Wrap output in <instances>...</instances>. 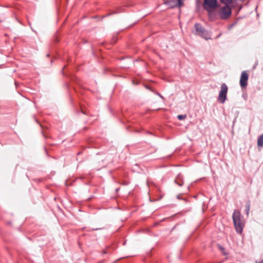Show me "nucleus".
<instances>
[{
  "label": "nucleus",
  "instance_id": "f257e3e1",
  "mask_svg": "<svg viewBox=\"0 0 263 263\" xmlns=\"http://www.w3.org/2000/svg\"><path fill=\"white\" fill-rule=\"evenodd\" d=\"M233 220L237 232L241 233L244 226V223L241 219L239 211H235L233 214Z\"/></svg>",
  "mask_w": 263,
  "mask_h": 263
},
{
  "label": "nucleus",
  "instance_id": "f03ea898",
  "mask_svg": "<svg viewBox=\"0 0 263 263\" xmlns=\"http://www.w3.org/2000/svg\"><path fill=\"white\" fill-rule=\"evenodd\" d=\"M228 87L225 83L221 85L218 100L221 103H224L227 99Z\"/></svg>",
  "mask_w": 263,
  "mask_h": 263
},
{
  "label": "nucleus",
  "instance_id": "7ed1b4c3",
  "mask_svg": "<svg viewBox=\"0 0 263 263\" xmlns=\"http://www.w3.org/2000/svg\"><path fill=\"white\" fill-rule=\"evenodd\" d=\"M195 27L196 29V33L202 36L205 40H208L210 39V34L209 33L204 30V29L202 28V27L199 24H196L195 25Z\"/></svg>",
  "mask_w": 263,
  "mask_h": 263
},
{
  "label": "nucleus",
  "instance_id": "20e7f679",
  "mask_svg": "<svg viewBox=\"0 0 263 263\" xmlns=\"http://www.w3.org/2000/svg\"><path fill=\"white\" fill-rule=\"evenodd\" d=\"M184 0H163V4L170 8L180 7L183 5Z\"/></svg>",
  "mask_w": 263,
  "mask_h": 263
},
{
  "label": "nucleus",
  "instance_id": "39448f33",
  "mask_svg": "<svg viewBox=\"0 0 263 263\" xmlns=\"http://www.w3.org/2000/svg\"><path fill=\"white\" fill-rule=\"evenodd\" d=\"M231 14V9L228 5L221 8L219 12L220 16L222 19L228 18Z\"/></svg>",
  "mask_w": 263,
  "mask_h": 263
},
{
  "label": "nucleus",
  "instance_id": "423d86ee",
  "mask_svg": "<svg viewBox=\"0 0 263 263\" xmlns=\"http://www.w3.org/2000/svg\"><path fill=\"white\" fill-rule=\"evenodd\" d=\"M248 79L249 75L247 71H242L239 81L240 86L241 88H245L247 86Z\"/></svg>",
  "mask_w": 263,
  "mask_h": 263
},
{
  "label": "nucleus",
  "instance_id": "0eeeda50",
  "mask_svg": "<svg viewBox=\"0 0 263 263\" xmlns=\"http://www.w3.org/2000/svg\"><path fill=\"white\" fill-rule=\"evenodd\" d=\"M217 3V0H204V7L207 10L214 8L216 7Z\"/></svg>",
  "mask_w": 263,
  "mask_h": 263
},
{
  "label": "nucleus",
  "instance_id": "6e6552de",
  "mask_svg": "<svg viewBox=\"0 0 263 263\" xmlns=\"http://www.w3.org/2000/svg\"><path fill=\"white\" fill-rule=\"evenodd\" d=\"M175 182L179 186H181L183 184L182 176L179 175L176 178Z\"/></svg>",
  "mask_w": 263,
  "mask_h": 263
},
{
  "label": "nucleus",
  "instance_id": "1a4fd4ad",
  "mask_svg": "<svg viewBox=\"0 0 263 263\" xmlns=\"http://www.w3.org/2000/svg\"><path fill=\"white\" fill-rule=\"evenodd\" d=\"M257 145L258 147H262L263 145V135L259 136L257 140Z\"/></svg>",
  "mask_w": 263,
  "mask_h": 263
},
{
  "label": "nucleus",
  "instance_id": "9d476101",
  "mask_svg": "<svg viewBox=\"0 0 263 263\" xmlns=\"http://www.w3.org/2000/svg\"><path fill=\"white\" fill-rule=\"evenodd\" d=\"M186 116L185 115H180L177 116V118L179 120H181L185 119Z\"/></svg>",
  "mask_w": 263,
  "mask_h": 263
},
{
  "label": "nucleus",
  "instance_id": "9b49d317",
  "mask_svg": "<svg viewBox=\"0 0 263 263\" xmlns=\"http://www.w3.org/2000/svg\"><path fill=\"white\" fill-rule=\"evenodd\" d=\"M220 1L221 3L227 5L228 4H230L232 2V0H220Z\"/></svg>",
  "mask_w": 263,
  "mask_h": 263
},
{
  "label": "nucleus",
  "instance_id": "f8f14e48",
  "mask_svg": "<svg viewBox=\"0 0 263 263\" xmlns=\"http://www.w3.org/2000/svg\"><path fill=\"white\" fill-rule=\"evenodd\" d=\"M246 213L247 215H249V210H250V204H248L246 205Z\"/></svg>",
  "mask_w": 263,
  "mask_h": 263
},
{
  "label": "nucleus",
  "instance_id": "ddd939ff",
  "mask_svg": "<svg viewBox=\"0 0 263 263\" xmlns=\"http://www.w3.org/2000/svg\"><path fill=\"white\" fill-rule=\"evenodd\" d=\"M157 95H158L160 97H161V98H162V99L163 98V97H162V96L160 93H157Z\"/></svg>",
  "mask_w": 263,
  "mask_h": 263
},
{
  "label": "nucleus",
  "instance_id": "4468645a",
  "mask_svg": "<svg viewBox=\"0 0 263 263\" xmlns=\"http://www.w3.org/2000/svg\"><path fill=\"white\" fill-rule=\"evenodd\" d=\"M256 263H263V260L261 261L260 262L256 261Z\"/></svg>",
  "mask_w": 263,
  "mask_h": 263
},
{
  "label": "nucleus",
  "instance_id": "2eb2a0df",
  "mask_svg": "<svg viewBox=\"0 0 263 263\" xmlns=\"http://www.w3.org/2000/svg\"><path fill=\"white\" fill-rule=\"evenodd\" d=\"M220 249H221V250L223 249V248L222 247H220Z\"/></svg>",
  "mask_w": 263,
  "mask_h": 263
}]
</instances>
